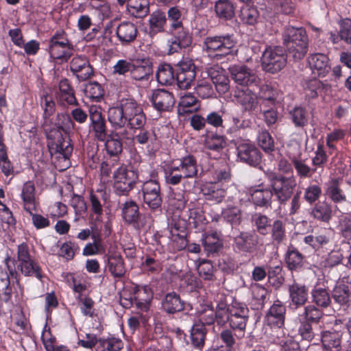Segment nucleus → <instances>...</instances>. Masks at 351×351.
Masks as SVG:
<instances>
[{"label": "nucleus", "instance_id": "obj_6", "mask_svg": "<svg viewBox=\"0 0 351 351\" xmlns=\"http://www.w3.org/2000/svg\"><path fill=\"white\" fill-rule=\"evenodd\" d=\"M138 179L136 170L119 167L113 173V189L115 193L118 195H128Z\"/></svg>", "mask_w": 351, "mask_h": 351}, {"label": "nucleus", "instance_id": "obj_15", "mask_svg": "<svg viewBox=\"0 0 351 351\" xmlns=\"http://www.w3.org/2000/svg\"><path fill=\"white\" fill-rule=\"evenodd\" d=\"M261 239L255 232H241L234 238V248L241 252L252 253L256 251L261 243Z\"/></svg>", "mask_w": 351, "mask_h": 351}, {"label": "nucleus", "instance_id": "obj_51", "mask_svg": "<svg viewBox=\"0 0 351 351\" xmlns=\"http://www.w3.org/2000/svg\"><path fill=\"white\" fill-rule=\"evenodd\" d=\"M108 267L114 278H122L126 271L123 259L120 255L110 256L108 260Z\"/></svg>", "mask_w": 351, "mask_h": 351}, {"label": "nucleus", "instance_id": "obj_13", "mask_svg": "<svg viewBox=\"0 0 351 351\" xmlns=\"http://www.w3.org/2000/svg\"><path fill=\"white\" fill-rule=\"evenodd\" d=\"M89 112V129L94 137L99 141L104 142L108 136L106 120L102 114L101 109L97 106H91Z\"/></svg>", "mask_w": 351, "mask_h": 351}, {"label": "nucleus", "instance_id": "obj_1", "mask_svg": "<svg viewBox=\"0 0 351 351\" xmlns=\"http://www.w3.org/2000/svg\"><path fill=\"white\" fill-rule=\"evenodd\" d=\"M108 120L115 130L127 125L134 132L133 140L138 144H147L152 139V132L145 128L146 115L141 105L134 98H123L119 104L110 107Z\"/></svg>", "mask_w": 351, "mask_h": 351}, {"label": "nucleus", "instance_id": "obj_33", "mask_svg": "<svg viewBox=\"0 0 351 351\" xmlns=\"http://www.w3.org/2000/svg\"><path fill=\"white\" fill-rule=\"evenodd\" d=\"M202 193L207 200L221 202L226 195V189L219 182H208L204 185Z\"/></svg>", "mask_w": 351, "mask_h": 351}, {"label": "nucleus", "instance_id": "obj_36", "mask_svg": "<svg viewBox=\"0 0 351 351\" xmlns=\"http://www.w3.org/2000/svg\"><path fill=\"white\" fill-rule=\"evenodd\" d=\"M73 45L71 43L61 41L49 44L50 57L53 60L66 61L72 55Z\"/></svg>", "mask_w": 351, "mask_h": 351}, {"label": "nucleus", "instance_id": "obj_38", "mask_svg": "<svg viewBox=\"0 0 351 351\" xmlns=\"http://www.w3.org/2000/svg\"><path fill=\"white\" fill-rule=\"evenodd\" d=\"M149 34L152 36L165 31L167 23L166 14L164 12L157 10L153 12L149 19Z\"/></svg>", "mask_w": 351, "mask_h": 351}, {"label": "nucleus", "instance_id": "obj_16", "mask_svg": "<svg viewBox=\"0 0 351 351\" xmlns=\"http://www.w3.org/2000/svg\"><path fill=\"white\" fill-rule=\"evenodd\" d=\"M149 101L154 109L160 112L171 111L176 103L173 94L163 88L154 90Z\"/></svg>", "mask_w": 351, "mask_h": 351}, {"label": "nucleus", "instance_id": "obj_52", "mask_svg": "<svg viewBox=\"0 0 351 351\" xmlns=\"http://www.w3.org/2000/svg\"><path fill=\"white\" fill-rule=\"evenodd\" d=\"M204 145L208 149L220 152L226 147V142L223 136L211 133L205 136Z\"/></svg>", "mask_w": 351, "mask_h": 351}, {"label": "nucleus", "instance_id": "obj_17", "mask_svg": "<svg viewBox=\"0 0 351 351\" xmlns=\"http://www.w3.org/2000/svg\"><path fill=\"white\" fill-rule=\"evenodd\" d=\"M207 74L210 77L215 88L220 94L227 93L230 89V80L225 69L219 64H215L207 68Z\"/></svg>", "mask_w": 351, "mask_h": 351}, {"label": "nucleus", "instance_id": "obj_27", "mask_svg": "<svg viewBox=\"0 0 351 351\" xmlns=\"http://www.w3.org/2000/svg\"><path fill=\"white\" fill-rule=\"evenodd\" d=\"M162 308L168 314H174L184 309L185 302L175 291L167 293L162 301Z\"/></svg>", "mask_w": 351, "mask_h": 351}, {"label": "nucleus", "instance_id": "obj_64", "mask_svg": "<svg viewBox=\"0 0 351 351\" xmlns=\"http://www.w3.org/2000/svg\"><path fill=\"white\" fill-rule=\"evenodd\" d=\"M173 37L182 48H186L191 45L193 37L188 29L183 27L176 31H169Z\"/></svg>", "mask_w": 351, "mask_h": 351}, {"label": "nucleus", "instance_id": "obj_30", "mask_svg": "<svg viewBox=\"0 0 351 351\" xmlns=\"http://www.w3.org/2000/svg\"><path fill=\"white\" fill-rule=\"evenodd\" d=\"M127 133V130L123 129L120 133L114 132L107 136L104 142L106 152L110 156H117L122 152L123 143L121 137L124 138Z\"/></svg>", "mask_w": 351, "mask_h": 351}, {"label": "nucleus", "instance_id": "obj_44", "mask_svg": "<svg viewBox=\"0 0 351 351\" xmlns=\"http://www.w3.org/2000/svg\"><path fill=\"white\" fill-rule=\"evenodd\" d=\"M289 159L293 164L297 175L300 178H309L316 173V169L310 167L300 158V154L298 156H289Z\"/></svg>", "mask_w": 351, "mask_h": 351}, {"label": "nucleus", "instance_id": "obj_29", "mask_svg": "<svg viewBox=\"0 0 351 351\" xmlns=\"http://www.w3.org/2000/svg\"><path fill=\"white\" fill-rule=\"evenodd\" d=\"M285 313V306L279 300L275 301L267 315L268 323L272 325L274 328H282Z\"/></svg>", "mask_w": 351, "mask_h": 351}, {"label": "nucleus", "instance_id": "obj_39", "mask_svg": "<svg viewBox=\"0 0 351 351\" xmlns=\"http://www.w3.org/2000/svg\"><path fill=\"white\" fill-rule=\"evenodd\" d=\"M324 351H340L341 348V333L339 331H325L322 335Z\"/></svg>", "mask_w": 351, "mask_h": 351}, {"label": "nucleus", "instance_id": "obj_18", "mask_svg": "<svg viewBox=\"0 0 351 351\" xmlns=\"http://www.w3.org/2000/svg\"><path fill=\"white\" fill-rule=\"evenodd\" d=\"M70 70L80 81H85L93 75V69L85 56H76L69 64Z\"/></svg>", "mask_w": 351, "mask_h": 351}, {"label": "nucleus", "instance_id": "obj_57", "mask_svg": "<svg viewBox=\"0 0 351 351\" xmlns=\"http://www.w3.org/2000/svg\"><path fill=\"white\" fill-rule=\"evenodd\" d=\"M323 315V312L318 307L314 304H308L304 307V311L300 315L299 319L316 324L319 322Z\"/></svg>", "mask_w": 351, "mask_h": 351}, {"label": "nucleus", "instance_id": "obj_5", "mask_svg": "<svg viewBox=\"0 0 351 351\" xmlns=\"http://www.w3.org/2000/svg\"><path fill=\"white\" fill-rule=\"evenodd\" d=\"M266 178L269 182L272 194L280 204H285L293 195V191L297 186L296 178L294 176H285L268 170L265 172Z\"/></svg>", "mask_w": 351, "mask_h": 351}, {"label": "nucleus", "instance_id": "obj_20", "mask_svg": "<svg viewBox=\"0 0 351 351\" xmlns=\"http://www.w3.org/2000/svg\"><path fill=\"white\" fill-rule=\"evenodd\" d=\"M272 339L284 351H300L299 343L290 336L283 328L272 329Z\"/></svg>", "mask_w": 351, "mask_h": 351}, {"label": "nucleus", "instance_id": "obj_56", "mask_svg": "<svg viewBox=\"0 0 351 351\" xmlns=\"http://www.w3.org/2000/svg\"><path fill=\"white\" fill-rule=\"evenodd\" d=\"M268 4L276 14H291L295 9L291 0H268Z\"/></svg>", "mask_w": 351, "mask_h": 351}, {"label": "nucleus", "instance_id": "obj_23", "mask_svg": "<svg viewBox=\"0 0 351 351\" xmlns=\"http://www.w3.org/2000/svg\"><path fill=\"white\" fill-rule=\"evenodd\" d=\"M58 88L59 90L56 92V98L60 105H78L77 99L75 95V90L67 79L61 80L59 82Z\"/></svg>", "mask_w": 351, "mask_h": 351}, {"label": "nucleus", "instance_id": "obj_26", "mask_svg": "<svg viewBox=\"0 0 351 351\" xmlns=\"http://www.w3.org/2000/svg\"><path fill=\"white\" fill-rule=\"evenodd\" d=\"M116 34L122 45H127L135 40L138 34V29L134 23L123 21L117 26Z\"/></svg>", "mask_w": 351, "mask_h": 351}, {"label": "nucleus", "instance_id": "obj_45", "mask_svg": "<svg viewBox=\"0 0 351 351\" xmlns=\"http://www.w3.org/2000/svg\"><path fill=\"white\" fill-rule=\"evenodd\" d=\"M305 97L309 99H315L318 96V93H321L322 90H327L328 85L324 84L322 81L313 79L307 80L304 83L303 85Z\"/></svg>", "mask_w": 351, "mask_h": 351}, {"label": "nucleus", "instance_id": "obj_54", "mask_svg": "<svg viewBox=\"0 0 351 351\" xmlns=\"http://www.w3.org/2000/svg\"><path fill=\"white\" fill-rule=\"evenodd\" d=\"M187 201L184 191H173L169 197V209L180 213L185 208Z\"/></svg>", "mask_w": 351, "mask_h": 351}, {"label": "nucleus", "instance_id": "obj_22", "mask_svg": "<svg viewBox=\"0 0 351 351\" xmlns=\"http://www.w3.org/2000/svg\"><path fill=\"white\" fill-rule=\"evenodd\" d=\"M308 64L312 73L319 77H325L330 70L328 57L321 53L311 54L308 58Z\"/></svg>", "mask_w": 351, "mask_h": 351}, {"label": "nucleus", "instance_id": "obj_58", "mask_svg": "<svg viewBox=\"0 0 351 351\" xmlns=\"http://www.w3.org/2000/svg\"><path fill=\"white\" fill-rule=\"evenodd\" d=\"M106 195L105 193L99 191L98 194L93 192L90 194V202L91 210L97 216L103 214V206L106 203Z\"/></svg>", "mask_w": 351, "mask_h": 351}, {"label": "nucleus", "instance_id": "obj_61", "mask_svg": "<svg viewBox=\"0 0 351 351\" xmlns=\"http://www.w3.org/2000/svg\"><path fill=\"white\" fill-rule=\"evenodd\" d=\"M259 13L254 7L247 5L241 8L239 18L243 23L247 25H254L258 19Z\"/></svg>", "mask_w": 351, "mask_h": 351}, {"label": "nucleus", "instance_id": "obj_14", "mask_svg": "<svg viewBox=\"0 0 351 351\" xmlns=\"http://www.w3.org/2000/svg\"><path fill=\"white\" fill-rule=\"evenodd\" d=\"M231 78L237 84L244 86L257 85L260 79L246 65L234 64L229 67Z\"/></svg>", "mask_w": 351, "mask_h": 351}, {"label": "nucleus", "instance_id": "obj_53", "mask_svg": "<svg viewBox=\"0 0 351 351\" xmlns=\"http://www.w3.org/2000/svg\"><path fill=\"white\" fill-rule=\"evenodd\" d=\"M326 192L329 198L335 203L345 202L347 200L345 193L339 186L337 179H333L330 182Z\"/></svg>", "mask_w": 351, "mask_h": 351}, {"label": "nucleus", "instance_id": "obj_11", "mask_svg": "<svg viewBox=\"0 0 351 351\" xmlns=\"http://www.w3.org/2000/svg\"><path fill=\"white\" fill-rule=\"evenodd\" d=\"M141 191L144 204L153 211L160 210L162 197L160 184L156 180L146 181Z\"/></svg>", "mask_w": 351, "mask_h": 351}, {"label": "nucleus", "instance_id": "obj_62", "mask_svg": "<svg viewBox=\"0 0 351 351\" xmlns=\"http://www.w3.org/2000/svg\"><path fill=\"white\" fill-rule=\"evenodd\" d=\"M170 22L169 31H176L183 27L182 21V10L177 6L171 7L167 12Z\"/></svg>", "mask_w": 351, "mask_h": 351}, {"label": "nucleus", "instance_id": "obj_50", "mask_svg": "<svg viewBox=\"0 0 351 351\" xmlns=\"http://www.w3.org/2000/svg\"><path fill=\"white\" fill-rule=\"evenodd\" d=\"M156 79L162 85H171L175 81V75L171 64L163 63L159 65L156 73Z\"/></svg>", "mask_w": 351, "mask_h": 351}, {"label": "nucleus", "instance_id": "obj_9", "mask_svg": "<svg viewBox=\"0 0 351 351\" xmlns=\"http://www.w3.org/2000/svg\"><path fill=\"white\" fill-rule=\"evenodd\" d=\"M261 62L265 71L274 73L280 71L285 66L287 58L281 47H269L264 51Z\"/></svg>", "mask_w": 351, "mask_h": 351}, {"label": "nucleus", "instance_id": "obj_32", "mask_svg": "<svg viewBox=\"0 0 351 351\" xmlns=\"http://www.w3.org/2000/svg\"><path fill=\"white\" fill-rule=\"evenodd\" d=\"M273 194L270 188L265 187L263 184L251 191V197L255 205L260 207H269L271 204Z\"/></svg>", "mask_w": 351, "mask_h": 351}, {"label": "nucleus", "instance_id": "obj_28", "mask_svg": "<svg viewBox=\"0 0 351 351\" xmlns=\"http://www.w3.org/2000/svg\"><path fill=\"white\" fill-rule=\"evenodd\" d=\"M41 106L44 111L43 118V122L42 127L44 131H48L52 129L53 126L56 125V123H53L51 116L53 114L56 110V104L53 100L51 96L43 95L41 97Z\"/></svg>", "mask_w": 351, "mask_h": 351}, {"label": "nucleus", "instance_id": "obj_25", "mask_svg": "<svg viewBox=\"0 0 351 351\" xmlns=\"http://www.w3.org/2000/svg\"><path fill=\"white\" fill-rule=\"evenodd\" d=\"M21 197L24 210L31 213L36 209V188L33 181L25 182L21 188Z\"/></svg>", "mask_w": 351, "mask_h": 351}, {"label": "nucleus", "instance_id": "obj_41", "mask_svg": "<svg viewBox=\"0 0 351 351\" xmlns=\"http://www.w3.org/2000/svg\"><path fill=\"white\" fill-rule=\"evenodd\" d=\"M311 215L315 219L328 223L332 216V206L326 201L318 202L313 208Z\"/></svg>", "mask_w": 351, "mask_h": 351}, {"label": "nucleus", "instance_id": "obj_47", "mask_svg": "<svg viewBox=\"0 0 351 351\" xmlns=\"http://www.w3.org/2000/svg\"><path fill=\"white\" fill-rule=\"evenodd\" d=\"M215 10L217 16L223 20H230L234 16V6L230 0H218Z\"/></svg>", "mask_w": 351, "mask_h": 351}, {"label": "nucleus", "instance_id": "obj_24", "mask_svg": "<svg viewBox=\"0 0 351 351\" xmlns=\"http://www.w3.org/2000/svg\"><path fill=\"white\" fill-rule=\"evenodd\" d=\"M234 97L237 102L241 106L243 110L245 112H252L258 106V99L256 95L249 88L237 90Z\"/></svg>", "mask_w": 351, "mask_h": 351}, {"label": "nucleus", "instance_id": "obj_46", "mask_svg": "<svg viewBox=\"0 0 351 351\" xmlns=\"http://www.w3.org/2000/svg\"><path fill=\"white\" fill-rule=\"evenodd\" d=\"M311 297L313 302L319 307L325 308L331 304L330 295L325 288L315 287L311 291Z\"/></svg>", "mask_w": 351, "mask_h": 351}, {"label": "nucleus", "instance_id": "obj_3", "mask_svg": "<svg viewBox=\"0 0 351 351\" xmlns=\"http://www.w3.org/2000/svg\"><path fill=\"white\" fill-rule=\"evenodd\" d=\"M236 45L237 40L233 34H224L206 37L202 49L209 58L218 61L232 54Z\"/></svg>", "mask_w": 351, "mask_h": 351}, {"label": "nucleus", "instance_id": "obj_7", "mask_svg": "<svg viewBox=\"0 0 351 351\" xmlns=\"http://www.w3.org/2000/svg\"><path fill=\"white\" fill-rule=\"evenodd\" d=\"M16 267L25 276H34L39 280H42L43 275L41 268L35 260L31 256L27 245L23 243L17 247Z\"/></svg>", "mask_w": 351, "mask_h": 351}, {"label": "nucleus", "instance_id": "obj_10", "mask_svg": "<svg viewBox=\"0 0 351 351\" xmlns=\"http://www.w3.org/2000/svg\"><path fill=\"white\" fill-rule=\"evenodd\" d=\"M236 147L237 156L239 161L254 167L261 164V153L250 141L245 140L238 142Z\"/></svg>", "mask_w": 351, "mask_h": 351}, {"label": "nucleus", "instance_id": "obj_49", "mask_svg": "<svg viewBox=\"0 0 351 351\" xmlns=\"http://www.w3.org/2000/svg\"><path fill=\"white\" fill-rule=\"evenodd\" d=\"M351 293V286L343 282H339L333 289L332 295L334 300L340 305L349 302Z\"/></svg>", "mask_w": 351, "mask_h": 351}, {"label": "nucleus", "instance_id": "obj_63", "mask_svg": "<svg viewBox=\"0 0 351 351\" xmlns=\"http://www.w3.org/2000/svg\"><path fill=\"white\" fill-rule=\"evenodd\" d=\"M222 217L232 225H239L241 221V209L235 206H228L222 210Z\"/></svg>", "mask_w": 351, "mask_h": 351}, {"label": "nucleus", "instance_id": "obj_59", "mask_svg": "<svg viewBox=\"0 0 351 351\" xmlns=\"http://www.w3.org/2000/svg\"><path fill=\"white\" fill-rule=\"evenodd\" d=\"M328 161V156L322 144H318L315 152V156L312 158V165L316 169V173H321L324 171V166Z\"/></svg>", "mask_w": 351, "mask_h": 351}, {"label": "nucleus", "instance_id": "obj_35", "mask_svg": "<svg viewBox=\"0 0 351 351\" xmlns=\"http://www.w3.org/2000/svg\"><path fill=\"white\" fill-rule=\"evenodd\" d=\"M285 262L289 270H300L304 265L305 257L293 245H290L285 254Z\"/></svg>", "mask_w": 351, "mask_h": 351}, {"label": "nucleus", "instance_id": "obj_42", "mask_svg": "<svg viewBox=\"0 0 351 351\" xmlns=\"http://www.w3.org/2000/svg\"><path fill=\"white\" fill-rule=\"evenodd\" d=\"M207 334L206 328L202 324H194L190 335L191 345L197 350H202L205 344Z\"/></svg>", "mask_w": 351, "mask_h": 351}, {"label": "nucleus", "instance_id": "obj_55", "mask_svg": "<svg viewBox=\"0 0 351 351\" xmlns=\"http://www.w3.org/2000/svg\"><path fill=\"white\" fill-rule=\"evenodd\" d=\"M84 93L86 97L93 101H99L103 97L104 90L100 84L90 82L84 85Z\"/></svg>", "mask_w": 351, "mask_h": 351}, {"label": "nucleus", "instance_id": "obj_2", "mask_svg": "<svg viewBox=\"0 0 351 351\" xmlns=\"http://www.w3.org/2000/svg\"><path fill=\"white\" fill-rule=\"evenodd\" d=\"M283 43L288 55L294 60H300L308 51V38L303 27L287 26L282 33Z\"/></svg>", "mask_w": 351, "mask_h": 351}, {"label": "nucleus", "instance_id": "obj_8", "mask_svg": "<svg viewBox=\"0 0 351 351\" xmlns=\"http://www.w3.org/2000/svg\"><path fill=\"white\" fill-rule=\"evenodd\" d=\"M45 133L49 140L48 146L51 154H57L60 156H62L64 159H69L73 149L71 140L69 138H64L56 125Z\"/></svg>", "mask_w": 351, "mask_h": 351}, {"label": "nucleus", "instance_id": "obj_43", "mask_svg": "<svg viewBox=\"0 0 351 351\" xmlns=\"http://www.w3.org/2000/svg\"><path fill=\"white\" fill-rule=\"evenodd\" d=\"M202 245L205 251L210 254L218 252L223 246L220 234L217 232L206 233L202 239Z\"/></svg>", "mask_w": 351, "mask_h": 351}, {"label": "nucleus", "instance_id": "obj_21", "mask_svg": "<svg viewBox=\"0 0 351 351\" xmlns=\"http://www.w3.org/2000/svg\"><path fill=\"white\" fill-rule=\"evenodd\" d=\"M290 304L295 308L303 306L308 300V288L302 283L293 281L289 285Z\"/></svg>", "mask_w": 351, "mask_h": 351}, {"label": "nucleus", "instance_id": "obj_31", "mask_svg": "<svg viewBox=\"0 0 351 351\" xmlns=\"http://www.w3.org/2000/svg\"><path fill=\"white\" fill-rule=\"evenodd\" d=\"M122 217L125 222L132 224L135 228L140 229L142 227L138 221L140 217L139 208L134 201L130 200L123 204Z\"/></svg>", "mask_w": 351, "mask_h": 351}, {"label": "nucleus", "instance_id": "obj_19", "mask_svg": "<svg viewBox=\"0 0 351 351\" xmlns=\"http://www.w3.org/2000/svg\"><path fill=\"white\" fill-rule=\"evenodd\" d=\"M132 66L130 76L134 84H148L153 75L152 64L149 60L136 61Z\"/></svg>", "mask_w": 351, "mask_h": 351}, {"label": "nucleus", "instance_id": "obj_48", "mask_svg": "<svg viewBox=\"0 0 351 351\" xmlns=\"http://www.w3.org/2000/svg\"><path fill=\"white\" fill-rule=\"evenodd\" d=\"M251 220L256 232L263 236L269 233L271 221L267 215L260 213H254L252 215Z\"/></svg>", "mask_w": 351, "mask_h": 351}, {"label": "nucleus", "instance_id": "obj_60", "mask_svg": "<svg viewBox=\"0 0 351 351\" xmlns=\"http://www.w3.org/2000/svg\"><path fill=\"white\" fill-rule=\"evenodd\" d=\"M289 117L296 128H304L308 124V115L302 107H295L289 111Z\"/></svg>", "mask_w": 351, "mask_h": 351}, {"label": "nucleus", "instance_id": "obj_40", "mask_svg": "<svg viewBox=\"0 0 351 351\" xmlns=\"http://www.w3.org/2000/svg\"><path fill=\"white\" fill-rule=\"evenodd\" d=\"M127 10L135 18H144L149 12V0H128Z\"/></svg>", "mask_w": 351, "mask_h": 351}, {"label": "nucleus", "instance_id": "obj_37", "mask_svg": "<svg viewBox=\"0 0 351 351\" xmlns=\"http://www.w3.org/2000/svg\"><path fill=\"white\" fill-rule=\"evenodd\" d=\"M269 291L263 286L255 284L252 287V298L250 304L254 310L263 308L268 300Z\"/></svg>", "mask_w": 351, "mask_h": 351}, {"label": "nucleus", "instance_id": "obj_34", "mask_svg": "<svg viewBox=\"0 0 351 351\" xmlns=\"http://www.w3.org/2000/svg\"><path fill=\"white\" fill-rule=\"evenodd\" d=\"M271 241L273 245L279 246L287 240L286 223L282 219H275L269 228Z\"/></svg>", "mask_w": 351, "mask_h": 351}, {"label": "nucleus", "instance_id": "obj_4", "mask_svg": "<svg viewBox=\"0 0 351 351\" xmlns=\"http://www.w3.org/2000/svg\"><path fill=\"white\" fill-rule=\"evenodd\" d=\"M197 175V160L192 155L178 159V164H173L165 170V182L171 185H177L182 179L193 178Z\"/></svg>", "mask_w": 351, "mask_h": 351}, {"label": "nucleus", "instance_id": "obj_12", "mask_svg": "<svg viewBox=\"0 0 351 351\" xmlns=\"http://www.w3.org/2000/svg\"><path fill=\"white\" fill-rule=\"evenodd\" d=\"M176 80L180 89L186 90L191 88L196 76V67L191 59H183L177 64Z\"/></svg>", "mask_w": 351, "mask_h": 351}]
</instances>
